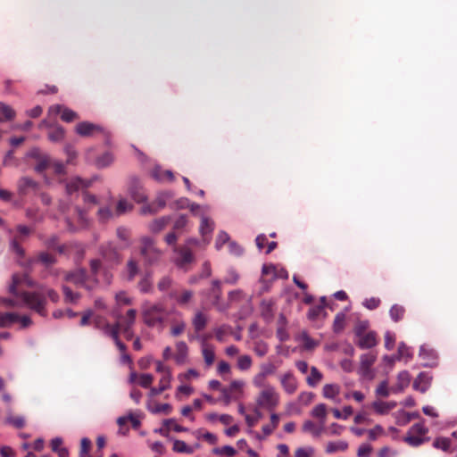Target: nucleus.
Listing matches in <instances>:
<instances>
[{"instance_id": "1", "label": "nucleus", "mask_w": 457, "mask_h": 457, "mask_svg": "<svg viewBox=\"0 0 457 457\" xmlns=\"http://www.w3.org/2000/svg\"><path fill=\"white\" fill-rule=\"evenodd\" d=\"M44 293L46 294L53 303L59 301V295L55 290L46 288L43 286L38 287V291L23 292L21 294V301L24 304L43 317L46 316L47 313L46 310V300Z\"/></svg>"}, {"instance_id": "2", "label": "nucleus", "mask_w": 457, "mask_h": 457, "mask_svg": "<svg viewBox=\"0 0 457 457\" xmlns=\"http://www.w3.org/2000/svg\"><path fill=\"white\" fill-rule=\"evenodd\" d=\"M140 254L146 265H153L159 262L162 252L157 248L154 239L150 237L140 238Z\"/></svg>"}, {"instance_id": "3", "label": "nucleus", "mask_w": 457, "mask_h": 457, "mask_svg": "<svg viewBox=\"0 0 457 457\" xmlns=\"http://www.w3.org/2000/svg\"><path fill=\"white\" fill-rule=\"evenodd\" d=\"M279 394L272 386H265L257 395L255 403L258 408L273 411L279 403Z\"/></svg>"}, {"instance_id": "4", "label": "nucleus", "mask_w": 457, "mask_h": 457, "mask_svg": "<svg viewBox=\"0 0 457 457\" xmlns=\"http://www.w3.org/2000/svg\"><path fill=\"white\" fill-rule=\"evenodd\" d=\"M166 318V311L161 304L145 306L143 310L144 322L148 327H162Z\"/></svg>"}, {"instance_id": "5", "label": "nucleus", "mask_w": 457, "mask_h": 457, "mask_svg": "<svg viewBox=\"0 0 457 457\" xmlns=\"http://www.w3.org/2000/svg\"><path fill=\"white\" fill-rule=\"evenodd\" d=\"M245 383L241 380H233L229 386L220 388L222 399L226 405L229 404L231 401L237 400L243 394V387Z\"/></svg>"}, {"instance_id": "6", "label": "nucleus", "mask_w": 457, "mask_h": 457, "mask_svg": "<svg viewBox=\"0 0 457 457\" xmlns=\"http://www.w3.org/2000/svg\"><path fill=\"white\" fill-rule=\"evenodd\" d=\"M156 371L162 374L160 379V387H152L150 389V395H157L170 386L171 372L169 367L163 365L161 361L156 362Z\"/></svg>"}, {"instance_id": "7", "label": "nucleus", "mask_w": 457, "mask_h": 457, "mask_svg": "<svg viewBox=\"0 0 457 457\" xmlns=\"http://www.w3.org/2000/svg\"><path fill=\"white\" fill-rule=\"evenodd\" d=\"M173 197L170 191L161 192L157 195L155 200L150 204L144 205L141 209L143 214L155 213L161 209L164 208L168 200Z\"/></svg>"}, {"instance_id": "8", "label": "nucleus", "mask_w": 457, "mask_h": 457, "mask_svg": "<svg viewBox=\"0 0 457 457\" xmlns=\"http://www.w3.org/2000/svg\"><path fill=\"white\" fill-rule=\"evenodd\" d=\"M39 187V183L29 177H21L17 181V191L19 195L21 197L37 193Z\"/></svg>"}, {"instance_id": "9", "label": "nucleus", "mask_w": 457, "mask_h": 457, "mask_svg": "<svg viewBox=\"0 0 457 457\" xmlns=\"http://www.w3.org/2000/svg\"><path fill=\"white\" fill-rule=\"evenodd\" d=\"M23 283L29 287H37L38 289L39 287L36 285L27 274H13L12 278V284L9 286V292L21 299V294L24 291L19 292L18 287Z\"/></svg>"}, {"instance_id": "10", "label": "nucleus", "mask_w": 457, "mask_h": 457, "mask_svg": "<svg viewBox=\"0 0 457 457\" xmlns=\"http://www.w3.org/2000/svg\"><path fill=\"white\" fill-rule=\"evenodd\" d=\"M355 336L358 338L356 345L361 349H369L377 345L376 333L373 331L363 333V328L357 327L355 328Z\"/></svg>"}, {"instance_id": "11", "label": "nucleus", "mask_w": 457, "mask_h": 457, "mask_svg": "<svg viewBox=\"0 0 457 457\" xmlns=\"http://www.w3.org/2000/svg\"><path fill=\"white\" fill-rule=\"evenodd\" d=\"M101 254L103 259L108 262L110 266L116 265L121 261V255L112 243L103 245L101 246Z\"/></svg>"}, {"instance_id": "12", "label": "nucleus", "mask_w": 457, "mask_h": 457, "mask_svg": "<svg viewBox=\"0 0 457 457\" xmlns=\"http://www.w3.org/2000/svg\"><path fill=\"white\" fill-rule=\"evenodd\" d=\"M17 232H18V235H16L14 237V238L12 239V241L11 243V245H12V250L18 255L23 256L25 252H24L23 248L21 246V243L24 240V238L26 237H28L30 234L31 229L27 226L19 225L17 227Z\"/></svg>"}, {"instance_id": "13", "label": "nucleus", "mask_w": 457, "mask_h": 457, "mask_svg": "<svg viewBox=\"0 0 457 457\" xmlns=\"http://www.w3.org/2000/svg\"><path fill=\"white\" fill-rule=\"evenodd\" d=\"M376 361V356L370 353L362 354L361 356V365L359 373L365 378L372 379L374 373L371 370L372 365Z\"/></svg>"}, {"instance_id": "14", "label": "nucleus", "mask_w": 457, "mask_h": 457, "mask_svg": "<svg viewBox=\"0 0 457 457\" xmlns=\"http://www.w3.org/2000/svg\"><path fill=\"white\" fill-rule=\"evenodd\" d=\"M48 113L50 115L60 114L61 119L65 122H71L79 119L77 112L61 104H54L50 106Z\"/></svg>"}, {"instance_id": "15", "label": "nucleus", "mask_w": 457, "mask_h": 457, "mask_svg": "<svg viewBox=\"0 0 457 457\" xmlns=\"http://www.w3.org/2000/svg\"><path fill=\"white\" fill-rule=\"evenodd\" d=\"M75 130L81 137H92L104 132V129L88 121H82L76 125Z\"/></svg>"}, {"instance_id": "16", "label": "nucleus", "mask_w": 457, "mask_h": 457, "mask_svg": "<svg viewBox=\"0 0 457 457\" xmlns=\"http://www.w3.org/2000/svg\"><path fill=\"white\" fill-rule=\"evenodd\" d=\"M174 252L177 253L178 257L176 259V264L183 268L186 265L191 263L194 262L195 257L194 254L187 245L180 246V247H175Z\"/></svg>"}, {"instance_id": "17", "label": "nucleus", "mask_w": 457, "mask_h": 457, "mask_svg": "<svg viewBox=\"0 0 457 457\" xmlns=\"http://www.w3.org/2000/svg\"><path fill=\"white\" fill-rule=\"evenodd\" d=\"M279 380L282 388L287 394L293 395L297 390L298 383L292 372L285 373L280 377Z\"/></svg>"}, {"instance_id": "18", "label": "nucleus", "mask_w": 457, "mask_h": 457, "mask_svg": "<svg viewBox=\"0 0 457 457\" xmlns=\"http://www.w3.org/2000/svg\"><path fill=\"white\" fill-rule=\"evenodd\" d=\"M31 156L37 159V163L34 167L35 170L41 173L52 166V159L46 154H40L37 150L31 152Z\"/></svg>"}, {"instance_id": "19", "label": "nucleus", "mask_w": 457, "mask_h": 457, "mask_svg": "<svg viewBox=\"0 0 457 457\" xmlns=\"http://www.w3.org/2000/svg\"><path fill=\"white\" fill-rule=\"evenodd\" d=\"M201 353L204 361L205 367H212L215 361V346L203 340Z\"/></svg>"}, {"instance_id": "20", "label": "nucleus", "mask_w": 457, "mask_h": 457, "mask_svg": "<svg viewBox=\"0 0 457 457\" xmlns=\"http://www.w3.org/2000/svg\"><path fill=\"white\" fill-rule=\"evenodd\" d=\"M420 357L425 361V366H435L436 365L437 353L430 348L428 345H421L420 348Z\"/></svg>"}, {"instance_id": "21", "label": "nucleus", "mask_w": 457, "mask_h": 457, "mask_svg": "<svg viewBox=\"0 0 457 457\" xmlns=\"http://www.w3.org/2000/svg\"><path fill=\"white\" fill-rule=\"evenodd\" d=\"M432 376L428 372H420L413 382V388L425 393L430 386Z\"/></svg>"}, {"instance_id": "22", "label": "nucleus", "mask_w": 457, "mask_h": 457, "mask_svg": "<svg viewBox=\"0 0 457 457\" xmlns=\"http://www.w3.org/2000/svg\"><path fill=\"white\" fill-rule=\"evenodd\" d=\"M129 193L132 198L137 203H143L146 200V195L140 185L137 179H131L130 185L129 187Z\"/></svg>"}, {"instance_id": "23", "label": "nucleus", "mask_w": 457, "mask_h": 457, "mask_svg": "<svg viewBox=\"0 0 457 457\" xmlns=\"http://www.w3.org/2000/svg\"><path fill=\"white\" fill-rule=\"evenodd\" d=\"M151 177L159 182L174 180V174L170 170H163L161 166H154L151 170Z\"/></svg>"}, {"instance_id": "24", "label": "nucleus", "mask_w": 457, "mask_h": 457, "mask_svg": "<svg viewBox=\"0 0 457 457\" xmlns=\"http://www.w3.org/2000/svg\"><path fill=\"white\" fill-rule=\"evenodd\" d=\"M169 296L174 299L179 305L187 304L193 297V292L191 290L171 289L169 292Z\"/></svg>"}, {"instance_id": "25", "label": "nucleus", "mask_w": 457, "mask_h": 457, "mask_svg": "<svg viewBox=\"0 0 457 457\" xmlns=\"http://www.w3.org/2000/svg\"><path fill=\"white\" fill-rule=\"evenodd\" d=\"M275 302L272 299H263L260 304L261 316L267 321H270L274 317Z\"/></svg>"}, {"instance_id": "26", "label": "nucleus", "mask_w": 457, "mask_h": 457, "mask_svg": "<svg viewBox=\"0 0 457 457\" xmlns=\"http://www.w3.org/2000/svg\"><path fill=\"white\" fill-rule=\"evenodd\" d=\"M278 278V269L274 264H264L262 269V283H271Z\"/></svg>"}, {"instance_id": "27", "label": "nucleus", "mask_w": 457, "mask_h": 457, "mask_svg": "<svg viewBox=\"0 0 457 457\" xmlns=\"http://www.w3.org/2000/svg\"><path fill=\"white\" fill-rule=\"evenodd\" d=\"M214 228V222L207 217L203 216L200 224V233L205 244H208L211 239V234Z\"/></svg>"}, {"instance_id": "28", "label": "nucleus", "mask_w": 457, "mask_h": 457, "mask_svg": "<svg viewBox=\"0 0 457 457\" xmlns=\"http://www.w3.org/2000/svg\"><path fill=\"white\" fill-rule=\"evenodd\" d=\"M411 381V376L408 371H401L397 376L396 384L391 387V391L395 394L403 392L409 385Z\"/></svg>"}, {"instance_id": "29", "label": "nucleus", "mask_w": 457, "mask_h": 457, "mask_svg": "<svg viewBox=\"0 0 457 457\" xmlns=\"http://www.w3.org/2000/svg\"><path fill=\"white\" fill-rule=\"evenodd\" d=\"M89 182L83 180L82 179L76 177L71 179L66 184V192L71 195L79 189H84L89 187Z\"/></svg>"}, {"instance_id": "30", "label": "nucleus", "mask_w": 457, "mask_h": 457, "mask_svg": "<svg viewBox=\"0 0 457 457\" xmlns=\"http://www.w3.org/2000/svg\"><path fill=\"white\" fill-rule=\"evenodd\" d=\"M208 323V317L202 312H196L192 319V325L195 332L199 334L204 330Z\"/></svg>"}, {"instance_id": "31", "label": "nucleus", "mask_w": 457, "mask_h": 457, "mask_svg": "<svg viewBox=\"0 0 457 457\" xmlns=\"http://www.w3.org/2000/svg\"><path fill=\"white\" fill-rule=\"evenodd\" d=\"M372 409L380 415L388 413L391 410L396 407V403L392 402H382L375 401L371 404Z\"/></svg>"}, {"instance_id": "32", "label": "nucleus", "mask_w": 457, "mask_h": 457, "mask_svg": "<svg viewBox=\"0 0 457 457\" xmlns=\"http://www.w3.org/2000/svg\"><path fill=\"white\" fill-rule=\"evenodd\" d=\"M170 221V218L169 216H162L161 218L155 219L149 225L148 228L153 233H159L163 230Z\"/></svg>"}, {"instance_id": "33", "label": "nucleus", "mask_w": 457, "mask_h": 457, "mask_svg": "<svg viewBox=\"0 0 457 457\" xmlns=\"http://www.w3.org/2000/svg\"><path fill=\"white\" fill-rule=\"evenodd\" d=\"M86 273L83 270H76L73 272H67L64 279L67 282L73 283L76 286H83L85 283Z\"/></svg>"}, {"instance_id": "34", "label": "nucleus", "mask_w": 457, "mask_h": 457, "mask_svg": "<svg viewBox=\"0 0 457 457\" xmlns=\"http://www.w3.org/2000/svg\"><path fill=\"white\" fill-rule=\"evenodd\" d=\"M117 315H118L119 318H120V320L122 321L123 332H128L132 328V326L135 323L137 311L134 310V309H129L127 312L125 317H122L120 314H117Z\"/></svg>"}, {"instance_id": "35", "label": "nucleus", "mask_w": 457, "mask_h": 457, "mask_svg": "<svg viewBox=\"0 0 457 457\" xmlns=\"http://www.w3.org/2000/svg\"><path fill=\"white\" fill-rule=\"evenodd\" d=\"M199 445H195V446H191L187 445L184 441L175 439L173 442V447L172 450L176 453H187L191 454L195 452V448H198Z\"/></svg>"}, {"instance_id": "36", "label": "nucleus", "mask_w": 457, "mask_h": 457, "mask_svg": "<svg viewBox=\"0 0 457 457\" xmlns=\"http://www.w3.org/2000/svg\"><path fill=\"white\" fill-rule=\"evenodd\" d=\"M262 419V413L261 411V409L257 406H254L253 408V414H246L245 415V420L249 428H253L257 425L259 420Z\"/></svg>"}, {"instance_id": "37", "label": "nucleus", "mask_w": 457, "mask_h": 457, "mask_svg": "<svg viewBox=\"0 0 457 457\" xmlns=\"http://www.w3.org/2000/svg\"><path fill=\"white\" fill-rule=\"evenodd\" d=\"M20 315L15 312H5L0 314V328H6L18 322Z\"/></svg>"}, {"instance_id": "38", "label": "nucleus", "mask_w": 457, "mask_h": 457, "mask_svg": "<svg viewBox=\"0 0 457 457\" xmlns=\"http://www.w3.org/2000/svg\"><path fill=\"white\" fill-rule=\"evenodd\" d=\"M65 130L61 126H52L48 131V138L52 142H60L64 138Z\"/></svg>"}, {"instance_id": "39", "label": "nucleus", "mask_w": 457, "mask_h": 457, "mask_svg": "<svg viewBox=\"0 0 457 457\" xmlns=\"http://www.w3.org/2000/svg\"><path fill=\"white\" fill-rule=\"evenodd\" d=\"M45 265L46 268L52 266L56 262L55 257L46 252H40L33 260Z\"/></svg>"}, {"instance_id": "40", "label": "nucleus", "mask_w": 457, "mask_h": 457, "mask_svg": "<svg viewBox=\"0 0 457 457\" xmlns=\"http://www.w3.org/2000/svg\"><path fill=\"white\" fill-rule=\"evenodd\" d=\"M209 296L212 298V303L217 304L221 296V283L216 279L212 282Z\"/></svg>"}, {"instance_id": "41", "label": "nucleus", "mask_w": 457, "mask_h": 457, "mask_svg": "<svg viewBox=\"0 0 457 457\" xmlns=\"http://www.w3.org/2000/svg\"><path fill=\"white\" fill-rule=\"evenodd\" d=\"M348 448L345 441L328 442L326 445L327 453H334L336 452H344Z\"/></svg>"}, {"instance_id": "42", "label": "nucleus", "mask_w": 457, "mask_h": 457, "mask_svg": "<svg viewBox=\"0 0 457 457\" xmlns=\"http://www.w3.org/2000/svg\"><path fill=\"white\" fill-rule=\"evenodd\" d=\"M321 372H320L316 367L312 366L311 368V374L306 378L307 384L312 387H315L321 381Z\"/></svg>"}, {"instance_id": "43", "label": "nucleus", "mask_w": 457, "mask_h": 457, "mask_svg": "<svg viewBox=\"0 0 457 457\" xmlns=\"http://www.w3.org/2000/svg\"><path fill=\"white\" fill-rule=\"evenodd\" d=\"M340 392V387L336 384H326L323 386V396L328 399H335Z\"/></svg>"}, {"instance_id": "44", "label": "nucleus", "mask_w": 457, "mask_h": 457, "mask_svg": "<svg viewBox=\"0 0 457 457\" xmlns=\"http://www.w3.org/2000/svg\"><path fill=\"white\" fill-rule=\"evenodd\" d=\"M429 437H422L414 435H406L403 438V441L408 444L410 446L418 447L424 443L428 442Z\"/></svg>"}, {"instance_id": "45", "label": "nucleus", "mask_w": 457, "mask_h": 457, "mask_svg": "<svg viewBox=\"0 0 457 457\" xmlns=\"http://www.w3.org/2000/svg\"><path fill=\"white\" fill-rule=\"evenodd\" d=\"M126 271L128 274V279L133 280L139 272L138 263L134 259H129L126 265Z\"/></svg>"}, {"instance_id": "46", "label": "nucleus", "mask_w": 457, "mask_h": 457, "mask_svg": "<svg viewBox=\"0 0 457 457\" xmlns=\"http://www.w3.org/2000/svg\"><path fill=\"white\" fill-rule=\"evenodd\" d=\"M428 432V428L424 425V423H415L410 428L407 434L426 437L425 436Z\"/></svg>"}, {"instance_id": "47", "label": "nucleus", "mask_w": 457, "mask_h": 457, "mask_svg": "<svg viewBox=\"0 0 457 457\" xmlns=\"http://www.w3.org/2000/svg\"><path fill=\"white\" fill-rule=\"evenodd\" d=\"M404 313L405 309L399 304H394L389 311L391 319L395 322L401 320L403 318Z\"/></svg>"}, {"instance_id": "48", "label": "nucleus", "mask_w": 457, "mask_h": 457, "mask_svg": "<svg viewBox=\"0 0 457 457\" xmlns=\"http://www.w3.org/2000/svg\"><path fill=\"white\" fill-rule=\"evenodd\" d=\"M411 357L412 353L410 348L404 343H400L397 350V361L405 359V361H408Z\"/></svg>"}, {"instance_id": "49", "label": "nucleus", "mask_w": 457, "mask_h": 457, "mask_svg": "<svg viewBox=\"0 0 457 457\" xmlns=\"http://www.w3.org/2000/svg\"><path fill=\"white\" fill-rule=\"evenodd\" d=\"M433 446L444 452H449L451 449V440L447 437H437L434 440Z\"/></svg>"}, {"instance_id": "50", "label": "nucleus", "mask_w": 457, "mask_h": 457, "mask_svg": "<svg viewBox=\"0 0 457 457\" xmlns=\"http://www.w3.org/2000/svg\"><path fill=\"white\" fill-rule=\"evenodd\" d=\"M118 238L124 243V246L127 247L130 245V231L129 228L124 227H119L116 230Z\"/></svg>"}, {"instance_id": "51", "label": "nucleus", "mask_w": 457, "mask_h": 457, "mask_svg": "<svg viewBox=\"0 0 457 457\" xmlns=\"http://www.w3.org/2000/svg\"><path fill=\"white\" fill-rule=\"evenodd\" d=\"M312 415L314 418H318L321 420V424H324L325 418L327 416V406L324 403H320L316 405L312 411Z\"/></svg>"}, {"instance_id": "52", "label": "nucleus", "mask_w": 457, "mask_h": 457, "mask_svg": "<svg viewBox=\"0 0 457 457\" xmlns=\"http://www.w3.org/2000/svg\"><path fill=\"white\" fill-rule=\"evenodd\" d=\"M303 430L304 432L312 433L315 436H318L322 431V427L319 428L312 420H306L303 425Z\"/></svg>"}, {"instance_id": "53", "label": "nucleus", "mask_w": 457, "mask_h": 457, "mask_svg": "<svg viewBox=\"0 0 457 457\" xmlns=\"http://www.w3.org/2000/svg\"><path fill=\"white\" fill-rule=\"evenodd\" d=\"M133 205L126 199H120L116 205V214L121 215L126 213L127 212L131 211Z\"/></svg>"}, {"instance_id": "54", "label": "nucleus", "mask_w": 457, "mask_h": 457, "mask_svg": "<svg viewBox=\"0 0 457 457\" xmlns=\"http://www.w3.org/2000/svg\"><path fill=\"white\" fill-rule=\"evenodd\" d=\"M277 370V366L272 362H263L260 365V371L263 376L268 378L273 375Z\"/></svg>"}, {"instance_id": "55", "label": "nucleus", "mask_w": 457, "mask_h": 457, "mask_svg": "<svg viewBox=\"0 0 457 457\" xmlns=\"http://www.w3.org/2000/svg\"><path fill=\"white\" fill-rule=\"evenodd\" d=\"M62 291L64 295V301L66 303H76L80 297L79 294L72 292V290L67 286L62 287Z\"/></svg>"}, {"instance_id": "56", "label": "nucleus", "mask_w": 457, "mask_h": 457, "mask_svg": "<svg viewBox=\"0 0 457 457\" xmlns=\"http://www.w3.org/2000/svg\"><path fill=\"white\" fill-rule=\"evenodd\" d=\"M253 364V361L251 356L249 355H241L237 359V368L240 370H248Z\"/></svg>"}, {"instance_id": "57", "label": "nucleus", "mask_w": 457, "mask_h": 457, "mask_svg": "<svg viewBox=\"0 0 457 457\" xmlns=\"http://www.w3.org/2000/svg\"><path fill=\"white\" fill-rule=\"evenodd\" d=\"M212 453L215 455H226L228 457H232L236 454V450L230 445H225L222 447H217L212 450Z\"/></svg>"}, {"instance_id": "58", "label": "nucleus", "mask_w": 457, "mask_h": 457, "mask_svg": "<svg viewBox=\"0 0 457 457\" xmlns=\"http://www.w3.org/2000/svg\"><path fill=\"white\" fill-rule=\"evenodd\" d=\"M6 422L16 428H22L25 426V419L22 416H13L9 414L6 417Z\"/></svg>"}, {"instance_id": "59", "label": "nucleus", "mask_w": 457, "mask_h": 457, "mask_svg": "<svg viewBox=\"0 0 457 457\" xmlns=\"http://www.w3.org/2000/svg\"><path fill=\"white\" fill-rule=\"evenodd\" d=\"M162 425L164 427H167L169 429H173L176 432L187 431V428H184V427L177 424L175 420H173V419L164 420L162 422Z\"/></svg>"}, {"instance_id": "60", "label": "nucleus", "mask_w": 457, "mask_h": 457, "mask_svg": "<svg viewBox=\"0 0 457 457\" xmlns=\"http://www.w3.org/2000/svg\"><path fill=\"white\" fill-rule=\"evenodd\" d=\"M172 284H173L172 279L170 277H163L158 282L157 287H158V289L162 292L168 291V290L171 291V289H174L172 287Z\"/></svg>"}, {"instance_id": "61", "label": "nucleus", "mask_w": 457, "mask_h": 457, "mask_svg": "<svg viewBox=\"0 0 457 457\" xmlns=\"http://www.w3.org/2000/svg\"><path fill=\"white\" fill-rule=\"evenodd\" d=\"M186 329V323L183 320L175 322L172 324L170 328V334L173 337H178L181 335Z\"/></svg>"}, {"instance_id": "62", "label": "nucleus", "mask_w": 457, "mask_h": 457, "mask_svg": "<svg viewBox=\"0 0 457 457\" xmlns=\"http://www.w3.org/2000/svg\"><path fill=\"white\" fill-rule=\"evenodd\" d=\"M228 330H229V327L227 326V325H222L219 328H216L214 329V336H215V338L219 341V342H223L224 341V338L225 337L228 335Z\"/></svg>"}, {"instance_id": "63", "label": "nucleus", "mask_w": 457, "mask_h": 457, "mask_svg": "<svg viewBox=\"0 0 457 457\" xmlns=\"http://www.w3.org/2000/svg\"><path fill=\"white\" fill-rule=\"evenodd\" d=\"M345 315L344 313H337L335 317L334 320V331L339 332L341 331L345 327Z\"/></svg>"}, {"instance_id": "64", "label": "nucleus", "mask_w": 457, "mask_h": 457, "mask_svg": "<svg viewBox=\"0 0 457 457\" xmlns=\"http://www.w3.org/2000/svg\"><path fill=\"white\" fill-rule=\"evenodd\" d=\"M313 453L312 447H299L295 452V457H312Z\"/></svg>"}]
</instances>
